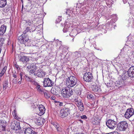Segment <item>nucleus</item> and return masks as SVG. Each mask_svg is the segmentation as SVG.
Returning a JSON list of instances; mask_svg holds the SVG:
<instances>
[{"label":"nucleus","instance_id":"obj_1","mask_svg":"<svg viewBox=\"0 0 134 134\" xmlns=\"http://www.w3.org/2000/svg\"><path fill=\"white\" fill-rule=\"evenodd\" d=\"M77 81V80L75 77L71 76L66 79V84L68 86L72 87L76 85Z\"/></svg>","mask_w":134,"mask_h":134},{"label":"nucleus","instance_id":"obj_2","mask_svg":"<svg viewBox=\"0 0 134 134\" xmlns=\"http://www.w3.org/2000/svg\"><path fill=\"white\" fill-rule=\"evenodd\" d=\"M73 92L71 89L67 87L62 89L61 94L64 98H68L73 94Z\"/></svg>","mask_w":134,"mask_h":134},{"label":"nucleus","instance_id":"obj_3","mask_svg":"<svg viewBox=\"0 0 134 134\" xmlns=\"http://www.w3.org/2000/svg\"><path fill=\"white\" fill-rule=\"evenodd\" d=\"M124 74H123L121 76V78L119 80L116 81L114 83V87L116 88H119L120 87H122L125 85L124 80L127 79V78H125V76H123Z\"/></svg>","mask_w":134,"mask_h":134},{"label":"nucleus","instance_id":"obj_4","mask_svg":"<svg viewBox=\"0 0 134 134\" xmlns=\"http://www.w3.org/2000/svg\"><path fill=\"white\" fill-rule=\"evenodd\" d=\"M128 124L125 121H123L119 123L117 125V129L120 131H124L126 130L128 127Z\"/></svg>","mask_w":134,"mask_h":134},{"label":"nucleus","instance_id":"obj_5","mask_svg":"<svg viewBox=\"0 0 134 134\" xmlns=\"http://www.w3.org/2000/svg\"><path fill=\"white\" fill-rule=\"evenodd\" d=\"M123 74L124 75L123 76H125V78L127 79L129 77L134 78V66H131L129 68L127 72Z\"/></svg>","mask_w":134,"mask_h":134},{"label":"nucleus","instance_id":"obj_6","mask_svg":"<svg viewBox=\"0 0 134 134\" xmlns=\"http://www.w3.org/2000/svg\"><path fill=\"white\" fill-rule=\"evenodd\" d=\"M74 102H75L79 110L81 111H83L84 110V106L82 101L81 99L77 97L74 99Z\"/></svg>","mask_w":134,"mask_h":134},{"label":"nucleus","instance_id":"obj_7","mask_svg":"<svg viewBox=\"0 0 134 134\" xmlns=\"http://www.w3.org/2000/svg\"><path fill=\"white\" fill-rule=\"evenodd\" d=\"M93 77L92 73L89 72H87L84 75L83 79L86 82H90L92 81Z\"/></svg>","mask_w":134,"mask_h":134},{"label":"nucleus","instance_id":"obj_8","mask_svg":"<svg viewBox=\"0 0 134 134\" xmlns=\"http://www.w3.org/2000/svg\"><path fill=\"white\" fill-rule=\"evenodd\" d=\"M116 124V121L111 119L108 120L106 122L107 126L111 129H114L115 127Z\"/></svg>","mask_w":134,"mask_h":134},{"label":"nucleus","instance_id":"obj_9","mask_svg":"<svg viewBox=\"0 0 134 134\" xmlns=\"http://www.w3.org/2000/svg\"><path fill=\"white\" fill-rule=\"evenodd\" d=\"M43 83V86L45 87H52L54 84L53 82L48 78H44Z\"/></svg>","mask_w":134,"mask_h":134},{"label":"nucleus","instance_id":"obj_10","mask_svg":"<svg viewBox=\"0 0 134 134\" xmlns=\"http://www.w3.org/2000/svg\"><path fill=\"white\" fill-rule=\"evenodd\" d=\"M69 110L70 109L68 108H63L60 111V116L62 118L66 117L69 114Z\"/></svg>","mask_w":134,"mask_h":134},{"label":"nucleus","instance_id":"obj_11","mask_svg":"<svg viewBox=\"0 0 134 134\" xmlns=\"http://www.w3.org/2000/svg\"><path fill=\"white\" fill-rule=\"evenodd\" d=\"M134 114V111L133 109L130 108L127 109L124 115L125 117L128 119L131 117Z\"/></svg>","mask_w":134,"mask_h":134},{"label":"nucleus","instance_id":"obj_12","mask_svg":"<svg viewBox=\"0 0 134 134\" xmlns=\"http://www.w3.org/2000/svg\"><path fill=\"white\" fill-rule=\"evenodd\" d=\"M41 67L37 71V73L35 74V72L36 71V69H34L33 70H31L29 72L30 74H34V75L35 76H37L39 77H42V70L41 69Z\"/></svg>","mask_w":134,"mask_h":134},{"label":"nucleus","instance_id":"obj_13","mask_svg":"<svg viewBox=\"0 0 134 134\" xmlns=\"http://www.w3.org/2000/svg\"><path fill=\"white\" fill-rule=\"evenodd\" d=\"M18 40L21 43L25 44L28 41V38L25 34H22L18 38Z\"/></svg>","mask_w":134,"mask_h":134},{"label":"nucleus","instance_id":"obj_14","mask_svg":"<svg viewBox=\"0 0 134 134\" xmlns=\"http://www.w3.org/2000/svg\"><path fill=\"white\" fill-rule=\"evenodd\" d=\"M12 125L13 129L17 131L20 129V124L18 121H14Z\"/></svg>","mask_w":134,"mask_h":134},{"label":"nucleus","instance_id":"obj_15","mask_svg":"<svg viewBox=\"0 0 134 134\" xmlns=\"http://www.w3.org/2000/svg\"><path fill=\"white\" fill-rule=\"evenodd\" d=\"M81 57H83L86 56L90 52L88 48H85L82 52H79Z\"/></svg>","mask_w":134,"mask_h":134},{"label":"nucleus","instance_id":"obj_16","mask_svg":"<svg viewBox=\"0 0 134 134\" xmlns=\"http://www.w3.org/2000/svg\"><path fill=\"white\" fill-rule=\"evenodd\" d=\"M72 28L69 25H65L63 30V31L64 32H70L72 30Z\"/></svg>","mask_w":134,"mask_h":134},{"label":"nucleus","instance_id":"obj_17","mask_svg":"<svg viewBox=\"0 0 134 134\" xmlns=\"http://www.w3.org/2000/svg\"><path fill=\"white\" fill-rule=\"evenodd\" d=\"M19 57V60L20 62H23V63H25L26 62L27 63V62L29 61V58L27 57L20 56Z\"/></svg>","mask_w":134,"mask_h":134},{"label":"nucleus","instance_id":"obj_18","mask_svg":"<svg viewBox=\"0 0 134 134\" xmlns=\"http://www.w3.org/2000/svg\"><path fill=\"white\" fill-rule=\"evenodd\" d=\"M92 90L94 92H100L101 91V89L100 87H99L96 84L93 85L92 86Z\"/></svg>","mask_w":134,"mask_h":134},{"label":"nucleus","instance_id":"obj_19","mask_svg":"<svg viewBox=\"0 0 134 134\" xmlns=\"http://www.w3.org/2000/svg\"><path fill=\"white\" fill-rule=\"evenodd\" d=\"M25 134H35L36 133V132L32 130L30 128H28L26 129L25 130Z\"/></svg>","mask_w":134,"mask_h":134},{"label":"nucleus","instance_id":"obj_20","mask_svg":"<svg viewBox=\"0 0 134 134\" xmlns=\"http://www.w3.org/2000/svg\"><path fill=\"white\" fill-rule=\"evenodd\" d=\"M7 27L4 25H2L0 28V35H2L5 32Z\"/></svg>","mask_w":134,"mask_h":134},{"label":"nucleus","instance_id":"obj_21","mask_svg":"<svg viewBox=\"0 0 134 134\" xmlns=\"http://www.w3.org/2000/svg\"><path fill=\"white\" fill-rule=\"evenodd\" d=\"M6 126V122L5 121H3L2 120H0V126H1L3 128L2 129V131L5 130V127Z\"/></svg>","mask_w":134,"mask_h":134},{"label":"nucleus","instance_id":"obj_22","mask_svg":"<svg viewBox=\"0 0 134 134\" xmlns=\"http://www.w3.org/2000/svg\"><path fill=\"white\" fill-rule=\"evenodd\" d=\"M74 58L75 60L78 59V60H79V58L81 57L79 52H74Z\"/></svg>","mask_w":134,"mask_h":134},{"label":"nucleus","instance_id":"obj_23","mask_svg":"<svg viewBox=\"0 0 134 134\" xmlns=\"http://www.w3.org/2000/svg\"><path fill=\"white\" fill-rule=\"evenodd\" d=\"M7 4V0H0V8L4 7Z\"/></svg>","mask_w":134,"mask_h":134},{"label":"nucleus","instance_id":"obj_24","mask_svg":"<svg viewBox=\"0 0 134 134\" xmlns=\"http://www.w3.org/2000/svg\"><path fill=\"white\" fill-rule=\"evenodd\" d=\"M52 124L56 129L58 131L60 132V129L59 127V125L58 123L55 122H52Z\"/></svg>","mask_w":134,"mask_h":134},{"label":"nucleus","instance_id":"obj_25","mask_svg":"<svg viewBox=\"0 0 134 134\" xmlns=\"http://www.w3.org/2000/svg\"><path fill=\"white\" fill-rule=\"evenodd\" d=\"M99 120L98 118H94L93 120L92 121V123L93 124L95 125H97L99 123Z\"/></svg>","mask_w":134,"mask_h":134},{"label":"nucleus","instance_id":"obj_26","mask_svg":"<svg viewBox=\"0 0 134 134\" xmlns=\"http://www.w3.org/2000/svg\"><path fill=\"white\" fill-rule=\"evenodd\" d=\"M13 115L15 119L18 120L20 119L17 115L16 111L15 110H14L13 112Z\"/></svg>","mask_w":134,"mask_h":134},{"label":"nucleus","instance_id":"obj_27","mask_svg":"<svg viewBox=\"0 0 134 134\" xmlns=\"http://www.w3.org/2000/svg\"><path fill=\"white\" fill-rule=\"evenodd\" d=\"M7 68V67L6 66H5L4 67L3 70L0 73V78L4 75L6 70Z\"/></svg>","mask_w":134,"mask_h":134},{"label":"nucleus","instance_id":"obj_28","mask_svg":"<svg viewBox=\"0 0 134 134\" xmlns=\"http://www.w3.org/2000/svg\"><path fill=\"white\" fill-rule=\"evenodd\" d=\"M35 123L38 125H41L42 123V120L41 119V117H39L38 119H37V121H35Z\"/></svg>","mask_w":134,"mask_h":134},{"label":"nucleus","instance_id":"obj_29","mask_svg":"<svg viewBox=\"0 0 134 134\" xmlns=\"http://www.w3.org/2000/svg\"><path fill=\"white\" fill-rule=\"evenodd\" d=\"M24 74L23 72H21L20 74V81L18 82V83L19 84H20L22 82V79L23 76L24 75Z\"/></svg>","mask_w":134,"mask_h":134},{"label":"nucleus","instance_id":"obj_30","mask_svg":"<svg viewBox=\"0 0 134 134\" xmlns=\"http://www.w3.org/2000/svg\"><path fill=\"white\" fill-rule=\"evenodd\" d=\"M43 93L44 95V97L45 98L47 99H48L50 98V95L49 94L48 92V91H46V92H44Z\"/></svg>","mask_w":134,"mask_h":134},{"label":"nucleus","instance_id":"obj_31","mask_svg":"<svg viewBox=\"0 0 134 134\" xmlns=\"http://www.w3.org/2000/svg\"><path fill=\"white\" fill-rule=\"evenodd\" d=\"M107 86L108 87H113V81H110L109 82L107 83Z\"/></svg>","mask_w":134,"mask_h":134},{"label":"nucleus","instance_id":"obj_32","mask_svg":"<svg viewBox=\"0 0 134 134\" xmlns=\"http://www.w3.org/2000/svg\"><path fill=\"white\" fill-rule=\"evenodd\" d=\"M54 102L56 104V105H58L59 106H62L63 105V103L62 102L55 100L54 101Z\"/></svg>","mask_w":134,"mask_h":134},{"label":"nucleus","instance_id":"obj_33","mask_svg":"<svg viewBox=\"0 0 134 134\" xmlns=\"http://www.w3.org/2000/svg\"><path fill=\"white\" fill-rule=\"evenodd\" d=\"M41 105H40V106L38 107V109L40 112L39 113H38V114L40 116H41L42 115V108L41 107Z\"/></svg>","mask_w":134,"mask_h":134},{"label":"nucleus","instance_id":"obj_34","mask_svg":"<svg viewBox=\"0 0 134 134\" xmlns=\"http://www.w3.org/2000/svg\"><path fill=\"white\" fill-rule=\"evenodd\" d=\"M30 31V32H31V29H30V28L29 27H27L26 28V30H25L23 32L24 33V34H26L27 32H28L29 31ZM34 31V30L32 31H32Z\"/></svg>","mask_w":134,"mask_h":134},{"label":"nucleus","instance_id":"obj_35","mask_svg":"<svg viewBox=\"0 0 134 134\" xmlns=\"http://www.w3.org/2000/svg\"><path fill=\"white\" fill-rule=\"evenodd\" d=\"M33 64H28V65H26L27 70H29L32 67H33V66H33Z\"/></svg>","mask_w":134,"mask_h":134},{"label":"nucleus","instance_id":"obj_36","mask_svg":"<svg viewBox=\"0 0 134 134\" xmlns=\"http://www.w3.org/2000/svg\"><path fill=\"white\" fill-rule=\"evenodd\" d=\"M12 75L13 77L15 78H17L18 75V72H16L15 71H14L12 72Z\"/></svg>","mask_w":134,"mask_h":134},{"label":"nucleus","instance_id":"obj_37","mask_svg":"<svg viewBox=\"0 0 134 134\" xmlns=\"http://www.w3.org/2000/svg\"><path fill=\"white\" fill-rule=\"evenodd\" d=\"M76 32V31L75 30H72V31L69 34L72 37H74L76 35V33L75 34H74L72 35V32Z\"/></svg>","mask_w":134,"mask_h":134},{"label":"nucleus","instance_id":"obj_38","mask_svg":"<svg viewBox=\"0 0 134 134\" xmlns=\"http://www.w3.org/2000/svg\"><path fill=\"white\" fill-rule=\"evenodd\" d=\"M25 78L26 81H29L31 82L32 80V78H30L29 77H28L26 75L25 76Z\"/></svg>","mask_w":134,"mask_h":134},{"label":"nucleus","instance_id":"obj_39","mask_svg":"<svg viewBox=\"0 0 134 134\" xmlns=\"http://www.w3.org/2000/svg\"><path fill=\"white\" fill-rule=\"evenodd\" d=\"M37 86L36 87V89H37L38 91V92H42V90H41V88H40V85H39L38 84V85H37Z\"/></svg>","mask_w":134,"mask_h":134},{"label":"nucleus","instance_id":"obj_40","mask_svg":"<svg viewBox=\"0 0 134 134\" xmlns=\"http://www.w3.org/2000/svg\"><path fill=\"white\" fill-rule=\"evenodd\" d=\"M113 17V19L114 20V21L116 20H117V15L116 14H113L112 15Z\"/></svg>","mask_w":134,"mask_h":134},{"label":"nucleus","instance_id":"obj_41","mask_svg":"<svg viewBox=\"0 0 134 134\" xmlns=\"http://www.w3.org/2000/svg\"><path fill=\"white\" fill-rule=\"evenodd\" d=\"M8 85V82H5V83H4L3 85V89L4 90H5L7 87V86Z\"/></svg>","mask_w":134,"mask_h":134},{"label":"nucleus","instance_id":"obj_42","mask_svg":"<svg viewBox=\"0 0 134 134\" xmlns=\"http://www.w3.org/2000/svg\"><path fill=\"white\" fill-rule=\"evenodd\" d=\"M106 3L107 6L110 7L111 5H112V3L110 1H107L106 2Z\"/></svg>","mask_w":134,"mask_h":134},{"label":"nucleus","instance_id":"obj_43","mask_svg":"<svg viewBox=\"0 0 134 134\" xmlns=\"http://www.w3.org/2000/svg\"><path fill=\"white\" fill-rule=\"evenodd\" d=\"M127 41H132L133 40V39L131 38V36L129 35L127 37Z\"/></svg>","mask_w":134,"mask_h":134},{"label":"nucleus","instance_id":"obj_44","mask_svg":"<svg viewBox=\"0 0 134 134\" xmlns=\"http://www.w3.org/2000/svg\"><path fill=\"white\" fill-rule=\"evenodd\" d=\"M87 97L89 99H92L93 97V96L91 94H88L87 96Z\"/></svg>","mask_w":134,"mask_h":134},{"label":"nucleus","instance_id":"obj_45","mask_svg":"<svg viewBox=\"0 0 134 134\" xmlns=\"http://www.w3.org/2000/svg\"><path fill=\"white\" fill-rule=\"evenodd\" d=\"M4 39L3 38H0V44H2L4 43Z\"/></svg>","mask_w":134,"mask_h":134},{"label":"nucleus","instance_id":"obj_46","mask_svg":"<svg viewBox=\"0 0 134 134\" xmlns=\"http://www.w3.org/2000/svg\"><path fill=\"white\" fill-rule=\"evenodd\" d=\"M80 118L82 119H86L87 118V117L86 115H83L80 116Z\"/></svg>","mask_w":134,"mask_h":134},{"label":"nucleus","instance_id":"obj_47","mask_svg":"<svg viewBox=\"0 0 134 134\" xmlns=\"http://www.w3.org/2000/svg\"><path fill=\"white\" fill-rule=\"evenodd\" d=\"M42 26V25H41H41H40L38 26L37 30H38V31H41V29H42V27H41Z\"/></svg>","mask_w":134,"mask_h":134},{"label":"nucleus","instance_id":"obj_48","mask_svg":"<svg viewBox=\"0 0 134 134\" xmlns=\"http://www.w3.org/2000/svg\"><path fill=\"white\" fill-rule=\"evenodd\" d=\"M31 82L32 84L35 86H36L37 85H38V83L37 82H36L35 81H32H32Z\"/></svg>","mask_w":134,"mask_h":134},{"label":"nucleus","instance_id":"obj_49","mask_svg":"<svg viewBox=\"0 0 134 134\" xmlns=\"http://www.w3.org/2000/svg\"><path fill=\"white\" fill-rule=\"evenodd\" d=\"M45 110V107L42 105V115L44 113Z\"/></svg>","mask_w":134,"mask_h":134},{"label":"nucleus","instance_id":"obj_50","mask_svg":"<svg viewBox=\"0 0 134 134\" xmlns=\"http://www.w3.org/2000/svg\"><path fill=\"white\" fill-rule=\"evenodd\" d=\"M33 66H33V67H32L30 69L31 70H34V69H36V66L35 64H33Z\"/></svg>","mask_w":134,"mask_h":134},{"label":"nucleus","instance_id":"obj_51","mask_svg":"<svg viewBox=\"0 0 134 134\" xmlns=\"http://www.w3.org/2000/svg\"><path fill=\"white\" fill-rule=\"evenodd\" d=\"M14 65L15 66V67L18 70L19 69H20V68L19 67V66L18 65H16L15 64Z\"/></svg>","mask_w":134,"mask_h":134},{"label":"nucleus","instance_id":"obj_52","mask_svg":"<svg viewBox=\"0 0 134 134\" xmlns=\"http://www.w3.org/2000/svg\"><path fill=\"white\" fill-rule=\"evenodd\" d=\"M13 82H14V83H16L17 82V79H13Z\"/></svg>","mask_w":134,"mask_h":134},{"label":"nucleus","instance_id":"obj_53","mask_svg":"<svg viewBox=\"0 0 134 134\" xmlns=\"http://www.w3.org/2000/svg\"><path fill=\"white\" fill-rule=\"evenodd\" d=\"M51 99L52 100H54L55 99V97L54 96H52L51 97Z\"/></svg>","mask_w":134,"mask_h":134},{"label":"nucleus","instance_id":"obj_54","mask_svg":"<svg viewBox=\"0 0 134 134\" xmlns=\"http://www.w3.org/2000/svg\"><path fill=\"white\" fill-rule=\"evenodd\" d=\"M112 134H120L118 132H112Z\"/></svg>","mask_w":134,"mask_h":134},{"label":"nucleus","instance_id":"obj_55","mask_svg":"<svg viewBox=\"0 0 134 134\" xmlns=\"http://www.w3.org/2000/svg\"><path fill=\"white\" fill-rule=\"evenodd\" d=\"M71 107H72L73 108L75 109V106L73 104H71Z\"/></svg>","mask_w":134,"mask_h":134},{"label":"nucleus","instance_id":"obj_56","mask_svg":"<svg viewBox=\"0 0 134 134\" xmlns=\"http://www.w3.org/2000/svg\"><path fill=\"white\" fill-rule=\"evenodd\" d=\"M123 2H124V4L126 3V2H127V0H123Z\"/></svg>","mask_w":134,"mask_h":134},{"label":"nucleus","instance_id":"obj_57","mask_svg":"<svg viewBox=\"0 0 134 134\" xmlns=\"http://www.w3.org/2000/svg\"><path fill=\"white\" fill-rule=\"evenodd\" d=\"M43 2L42 3H45L47 1V0H42Z\"/></svg>","mask_w":134,"mask_h":134},{"label":"nucleus","instance_id":"obj_58","mask_svg":"<svg viewBox=\"0 0 134 134\" xmlns=\"http://www.w3.org/2000/svg\"><path fill=\"white\" fill-rule=\"evenodd\" d=\"M69 11H70V10H69V9L66 10V14H68V12H69Z\"/></svg>","mask_w":134,"mask_h":134},{"label":"nucleus","instance_id":"obj_59","mask_svg":"<svg viewBox=\"0 0 134 134\" xmlns=\"http://www.w3.org/2000/svg\"><path fill=\"white\" fill-rule=\"evenodd\" d=\"M42 74H43L44 75V76L46 75V73L44 72H42Z\"/></svg>","mask_w":134,"mask_h":134},{"label":"nucleus","instance_id":"obj_60","mask_svg":"<svg viewBox=\"0 0 134 134\" xmlns=\"http://www.w3.org/2000/svg\"><path fill=\"white\" fill-rule=\"evenodd\" d=\"M79 121H80V122H81L82 123H83V122L82 120H79Z\"/></svg>","mask_w":134,"mask_h":134},{"label":"nucleus","instance_id":"obj_61","mask_svg":"<svg viewBox=\"0 0 134 134\" xmlns=\"http://www.w3.org/2000/svg\"><path fill=\"white\" fill-rule=\"evenodd\" d=\"M52 91H53V90H51V92L52 93H53L54 94H56V93H55L54 92H53V93L52 92Z\"/></svg>","mask_w":134,"mask_h":134},{"label":"nucleus","instance_id":"obj_62","mask_svg":"<svg viewBox=\"0 0 134 134\" xmlns=\"http://www.w3.org/2000/svg\"><path fill=\"white\" fill-rule=\"evenodd\" d=\"M44 13V14L42 13V15H43V16H44V15L46 14V13Z\"/></svg>","mask_w":134,"mask_h":134},{"label":"nucleus","instance_id":"obj_63","mask_svg":"<svg viewBox=\"0 0 134 134\" xmlns=\"http://www.w3.org/2000/svg\"><path fill=\"white\" fill-rule=\"evenodd\" d=\"M47 119V118H46L45 119H44V118H43V119H44V120H45V119Z\"/></svg>","mask_w":134,"mask_h":134},{"label":"nucleus","instance_id":"obj_64","mask_svg":"<svg viewBox=\"0 0 134 134\" xmlns=\"http://www.w3.org/2000/svg\"><path fill=\"white\" fill-rule=\"evenodd\" d=\"M59 43H60V44L61 43H61V42H60V41H59Z\"/></svg>","mask_w":134,"mask_h":134}]
</instances>
